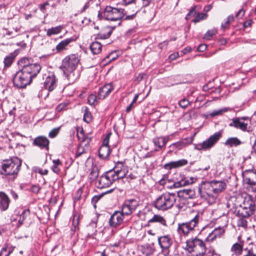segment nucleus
Segmentation results:
<instances>
[{
  "instance_id": "nucleus-57",
  "label": "nucleus",
  "mask_w": 256,
  "mask_h": 256,
  "mask_svg": "<svg viewBox=\"0 0 256 256\" xmlns=\"http://www.w3.org/2000/svg\"><path fill=\"white\" fill-rule=\"evenodd\" d=\"M216 33V30H208L204 36V38L207 40H210V38Z\"/></svg>"
},
{
  "instance_id": "nucleus-5",
  "label": "nucleus",
  "mask_w": 256,
  "mask_h": 256,
  "mask_svg": "<svg viewBox=\"0 0 256 256\" xmlns=\"http://www.w3.org/2000/svg\"><path fill=\"white\" fill-rule=\"evenodd\" d=\"M232 202H234L235 206H242L252 214L256 210V202L250 196H248L245 198L242 196L231 197L228 202V207H231Z\"/></svg>"
},
{
  "instance_id": "nucleus-3",
  "label": "nucleus",
  "mask_w": 256,
  "mask_h": 256,
  "mask_svg": "<svg viewBox=\"0 0 256 256\" xmlns=\"http://www.w3.org/2000/svg\"><path fill=\"white\" fill-rule=\"evenodd\" d=\"M226 188V184L224 181L211 180L202 182L198 191L201 197L214 200Z\"/></svg>"
},
{
  "instance_id": "nucleus-1",
  "label": "nucleus",
  "mask_w": 256,
  "mask_h": 256,
  "mask_svg": "<svg viewBox=\"0 0 256 256\" xmlns=\"http://www.w3.org/2000/svg\"><path fill=\"white\" fill-rule=\"evenodd\" d=\"M140 10V8L133 10V14H127L128 12L124 8H118L107 6L102 12H99L98 16L100 19L104 18L110 21H120L118 26H120L122 20H133L136 14Z\"/></svg>"
},
{
  "instance_id": "nucleus-40",
  "label": "nucleus",
  "mask_w": 256,
  "mask_h": 256,
  "mask_svg": "<svg viewBox=\"0 0 256 256\" xmlns=\"http://www.w3.org/2000/svg\"><path fill=\"white\" fill-rule=\"evenodd\" d=\"M88 148H86L84 144H79L75 154V158H78L86 154Z\"/></svg>"
},
{
  "instance_id": "nucleus-47",
  "label": "nucleus",
  "mask_w": 256,
  "mask_h": 256,
  "mask_svg": "<svg viewBox=\"0 0 256 256\" xmlns=\"http://www.w3.org/2000/svg\"><path fill=\"white\" fill-rule=\"evenodd\" d=\"M126 202L130 206L131 208L134 210L136 207L138 206V202L134 199H130L126 200Z\"/></svg>"
},
{
  "instance_id": "nucleus-20",
  "label": "nucleus",
  "mask_w": 256,
  "mask_h": 256,
  "mask_svg": "<svg viewBox=\"0 0 256 256\" xmlns=\"http://www.w3.org/2000/svg\"><path fill=\"white\" fill-rule=\"evenodd\" d=\"M177 197L180 198L188 200L192 199L195 198V191L192 189H184L178 192Z\"/></svg>"
},
{
  "instance_id": "nucleus-38",
  "label": "nucleus",
  "mask_w": 256,
  "mask_h": 256,
  "mask_svg": "<svg viewBox=\"0 0 256 256\" xmlns=\"http://www.w3.org/2000/svg\"><path fill=\"white\" fill-rule=\"evenodd\" d=\"M224 232V230L220 227L216 228L214 230L209 234V237L211 238L212 240L216 238V237L220 238Z\"/></svg>"
},
{
  "instance_id": "nucleus-41",
  "label": "nucleus",
  "mask_w": 256,
  "mask_h": 256,
  "mask_svg": "<svg viewBox=\"0 0 256 256\" xmlns=\"http://www.w3.org/2000/svg\"><path fill=\"white\" fill-rule=\"evenodd\" d=\"M110 172L115 181L118 179L124 178L126 176L128 170L126 169H124L117 172H112V170H110Z\"/></svg>"
},
{
  "instance_id": "nucleus-51",
  "label": "nucleus",
  "mask_w": 256,
  "mask_h": 256,
  "mask_svg": "<svg viewBox=\"0 0 256 256\" xmlns=\"http://www.w3.org/2000/svg\"><path fill=\"white\" fill-rule=\"evenodd\" d=\"M96 96L95 94H90L88 98V102L90 105H95L96 102Z\"/></svg>"
},
{
  "instance_id": "nucleus-62",
  "label": "nucleus",
  "mask_w": 256,
  "mask_h": 256,
  "mask_svg": "<svg viewBox=\"0 0 256 256\" xmlns=\"http://www.w3.org/2000/svg\"><path fill=\"white\" fill-rule=\"evenodd\" d=\"M36 172H38L41 175H46L48 173V170H42L40 168H37L36 170Z\"/></svg>"
},
{
  "instance_id": "nucleus-28",
  "label": "nucleus",
  "mask_w": 256,
  "mask_h": 256,
  "mask_svg": "<svg viewBox=\"0 0 256 256\" xmlns=\"http://www.w3.org/2000/svg\"><path fill=\"white\" fill-rule=\"evenodd\" d=\"M114 28L115 26L112 28L110 26L104 28L98 34V38L102 40L108 38L112 34L113 29Z\"/></svg>"
},
{
  "instance_id": "nucleus-60",
  "label": "nucleus",
  "mask_w": 256,
  "mask_h": 256,
  "mask_svg": "<svg viewBox=\"0 0 256 256\" xmlns=\"http://www.w3.org/2000/svg\"><path fill=\"white\" fill-rule=\"evenodd\" d=\"M104 194L94 196L92 199V202L94 207H96V203L103 196Z\"/></svg>"
},
{
  "instance_id": "nucleus-49",
  "label": "nucleus",
  "mask_w": 256,
  "mask_h": 256,
  "mask_svg": "<svg viewBox=\"0 0 256 256\" xmlns=\"http://www.w3.org/2000/svg\"><path fill=\"white\" fill-rule=\"evenodd\" d=\"M207 14L204 13H199L196 16L193 22L195 23L199 22L200 20H204L206 18Z\"/></svg>"
},
{
  "instance_id": "nucleus-36",
  "label": "nucleus",
  "mask_w": 256,
  "mask_h": 256,
  "mask_svg": "<svg viewBox=\"0 0 256 256\" xmlns=\"http://www.w3.org/2000/svg\"><path fill=\"white\" fill-rule=\"evenodd\" d=\"M153 222H158L164 226H166V220L160 215L154 214L152 218L148 220V223Z\"/></svg>"
},
{
  "instance_id": "nucleus-34",
  "label": "nucleus",
  "mask_w": 256,
  "mask_h": 256,
  "mask_svg": "<svg viewBox=\"0 0 256 256\" xmlns=\"http://www.w3.org/2000/svg\"><path fill=\"white\" fill-rule=\"evenodd\" d=\"M14 248L10 244H5L0 251V256H9L14 251Z\"/></svg>"
},
{
  "instance_id": "nucleus-39",
  "label": "nucleus",
  "mask_w": 256,
  "mask_h": 256,
  "mask_svg": "<svg viewBox=\"0 0 256 256\" xmlns=\"http://www.w3.org/2000/svg\"><path fill=\"white\" fill-rule=\"evenodd\" d=\"M63 26H62L52 27L47 30L46 35L48 36H50L52 35L58 34L61 32Z\"/></svg>"
},
{
  "instance_id": "nucleus-63",
  "label": "nucleus",
  "mask_w": 256,
  "mask_h": 256,
  "mask_svg": "<svg viewBox=\"0 0 256 256\" xmlns=\"http://www.w3.org/2000/svg\"><path fill=\"white\" fill-rule=\"evenodd\" d=\"M244 14V11L243 8L240 10L236 14V17L237 18H241L243 17Z\"/></svg>"
},
{
  "instance_id": "nucleus-48",
  "label": "nucleus",
  "mask_w": 256,
  "mask_h": 256,
  "mask_svg": "<svg viewBox=\"0 0 256 256\" xmlns=\"http://www.w3.org/2000/svg\"><path fill=\"white\" fill-rule=\"evenodd\" d=\"M30 214V211L28 209L24 210L22 213L20 215L19 222L21 224L23 222L26 217L28 216Z\"/></svg>"
},
{
  "instance_id": "nucleus-17",
  "label": "nucleus",
  "mask_w": 256,
  "mask_h": 256,
  "mask_svg": "<svg viewBox=\"0 0 256 256\" xmlns=\"http://www.w3.org/2000/svg\"><path fill=\"white\" fill-rule=\"evenodd\" d=\"M234 202H232L231 207H228L232 210H234V213L238 216L242 218H248L250 216L252 215L246 209L244 208L243 206H237L234 204Z\"/></svg>"
},
{
  "instance_id": "nucleus-44",
  "label": "nucleus",
  "mask_w": 256,
  "mask_h": 256,
  "mask_svg": "<svg viewBox=\"0 0 256 256\" xmlns=\"http://www.w3.org/2000/svg\"><path fill=\"white\" fill-rule=\"evenodd\" d=\"M83 120L87 123H90L92 120V114L90 112L88 111V108L86 107L84 109Z\"/></svg>"
},
{
  "instance_id": "nucleus-8",
  "label": "nucleus",
  "mask_w": 256,
  "mask_h": 256,
  "mask_svg": "<svg viewBox=\"0 0 256 256\" xmlns=\"http://www.w3.org/2000/svg\"><path fill=\"white\" fill-rule=\"evenodd\" d=\"M186 249L190 252H195L196 256H204L206 246L204 242L196 238L186 241Z\"/></svg>"
},
{
  "instance_id": "nucleus-64",
  "label": "nucleus",
  "mask_w": 256,
  "mask_h": 256,
  "mask_svg": "<svg viewBox=\"0 0 256 256\" xmlns=\"http://www.w3.org/2000/svg\"><path fill=\"white\" fill-rule=\"evenodd\" d=\"M207 48V46L206 44H201L198 46L197 48V50L199 52H204V51Z\"/></svg>"
},
{
  "instance_id": "nucleus-54",
  "label": "nucleus",
  "mask_w": 256,
  "mask_h": 256,
  "mask_svg": "<svg viewBox=\"0 0 256 256\" xmlns=\"http://www.w3.org/2000/svg\"><path fill=\"white\" fill-rule=\"evenodd\" d=\"M190 102L186 98L181 100L178 102L179 106L183 108H186L188 106Z\"/></svg>"
},
{
  "instance_id": "nucleus-46",
  "label": "nucleus",
  "mask_w": 256,
  "mask_h": 256,
  "mask_svg": "<svg viewBox=\"0 0 256 256\" xmlns=\"http://www.w3.org/2000/svg\"><path fill=\"white\" fill-rule=\"evenodd\" d=\"M98 176V168H93L89 174L88 178L90 180L93 181Z\"/></svg>"
},
{
  "instance_id": "nucleus-29",
  "label": "nucleus",
  "mask_w": 256,
  "mask_h": 256,
  "mask_svg": "<svg viewBox=\"0 0 256 256\" xmlns=\"http://www.w3.org/2000/svg\"><path fill=\"white\" fill-rule=\"evenodd\" d=\"M156 250L154 245L146 244L141 246V252L145 256H150L154 254Z\"/></svg>"
},
{
  "instance_id": "nucleus-23",
  "label": "nucleus",
  "mask_w": 256,
  "mask_h": 256,
  "mask_svg": "<svg viewBox=\"0 0 256 256\" xmlns=\"http://www.w3.org/2000/svg\"><path fill=\"white\" fill-rule=\"evenodd\" d=\"M10 200L8 196L3 192H0V210H6L10 204Z\"/></svg>"
},
{
  "instance_id": "nucleus-2",
  "label": "nucleus",
  "mask_w": 256,
  "mask_h": 256,
  "mask_svg": "<svg viewBox=\"0 0 256 256\" xmlns=\"http://www.w3.org/2000/svg\"><path fill=\"white\" fill-rule=\"evenodd\" d=\"M80 61V57L76 54L67 56L62 60L60 68L69 84L74 83L80 76V72L76 70Z\"/></svg>"
},
{
  "instance_id": "nucleus-11",
  "label": "nucleus",
  "mask_w": 256,
  "mask_h": 256,
  "mask_svg": "<svg viewBox=\"0 0 256 256\" xmlns=\"http://www.w3.org/2000/svg\"><path fill=\"white\" fill-rule=\"evenodd\" d=\"M130 218L124 217L120 211H115L111 215L108 220L110 226L116 228L122 224L127 223Z\"/></svg>"
},
{
  "instance_id": "nucleus-14",
  "label": "nucleus",
  "mask_w": 256,
  "mask_h": 256,
  "mask_svg": "<svg viewBox=\"0 0 256 256\" xmlns=\"http://www.w3.org/2000/svg\"><path fill=\"white\" fill-rule=\"evenodd\" d=\"M244 182L252 186H256V170H246L242 172Z\"/></svg>"
},
{
  "instance_id": "nucleus-53",
  "label": "nucleus",
  "mask_w": 256,
  "mask_h": 256,
  "mask_svg": "<svg viewBox=\"0 0 256 256\" xmlns=\"http://www.w3.org/2000/svg\"><path fill=\"white\" fill-rule=\"evenodd\" d=\"M96 0H88L84 4L82 8L80 10V12H84L86 9L89 8L94 2H96Z\"/></svg>"
},
{
  "instance_id": "nucleus-10",
  "label": "nucleus",
  "mask_w": 256,
  "mask_h": 256,
  "mask_svg": "<svg viewBox=\"0 0 256 256\" xmlns=\"http://www.w3.org/2000/svg\"><path fill=\"white\" fill-rule=\"evenodd\" d=\"M200 218V215L197 214L190 221L178 224V232L180 234H182L184 236H186L188 234L192 232L195 230V228L199 222Z\"/></svg>"
},
{
  "instance_id": "nucleus-33",
  "label": "nucleus",
  "mask_w": 256,
  "mask_h": 256,
  "mask_svg": "<svg viewBox=\"0 0 256 256\" xmlns=\"http://www.w3.org/2000/svg\"><path fill=\"white\" fill-rule=\"evenodd\" d=\"M134 210L126 202L122 204L120 212L124 217L129 218Z\"/></svg>"
},
{
  "instance_id": "nucleus-55",
  "label": "nucleus",
  "mask_w": 256,
  "mask_h": 256,
  "mask_svg": "<svg viewBox=\"0 0 256 256\" xmlns=\"http://www.w3.org/2000/svg\"><path fill=\"white\" fill-rule=\"evenodd\" d=\"M60 128H55L51 130L48 136L50 138H55L59 133Z\"/></svg>"
},
{
  "instance_id": "nucleus-18",
  "label": "nucleus",
  "mask_w": 256,
  "mask_h": 256,
  "mask_svg": "<svg viewBox=\"0 0 256 256\" xmlns=\"http://www.w3.org/2000/svg\"><path fill=\"white\" fill-rule=\"evenodd\" d=\"M158 243L162 250H168L172 244V240L169 235H164L158 238Z\"/></svg>"
},
{
  "instance_id": "nucleus-16",
  "label": "nucleus",
  "mask_w": 256,
  "mask_h": 256,
  "mask_svg": "<svg viewBox=\"0 0 256 256\" xmlns=\"http://www.w3.org/2000/svg\"><path fill=\"white\" fill-rule=\"evenodd\" d=\"M33 145L40 148V149H45L47 150L49 149V140L44 136H38L34 138Z\"/></svg>"
},
{
  "instance_id": "nucleus-52",
  "label": "nucleus",
  "mask_w": 256,
  "mask_h": 256,
  "mask_svg": "<svg viewBox=\"0 0 256 256\" xmlns=\"http://www.w3.org/2000/svg\"><path fill=\"white\" fill-rule=\"evenodd\" d=\"M245 218L240 217L238 220V226L239 227L246 228L247 226V221Z\"/></svg>"
},
{
  "instance_id": "nucleus-26",
  "label": "nucleus",
  "mask_w": 256,
  "mask_h": 256,
  "mask_svg": "<svg viewBox=\"0 0 256 256\" xmlns=\"http://www.w3.org/2000/svg\"><path fill=\"white\" fill-rule=\"evenodd\" d=\"M242 144L243 142L237 137L228 138L224 142V144L228 148L237 147Z\"/></svg>"
},
{
  "instance_id": "nucleus-13",
  "label": "nucleus",
  "mask_w": 256,
  "mask_h": 256,
  "mask_svg": "<svg viewBox=\"0 0 256 256\" xmlns=\"http://www.w3.org/2000/svg\"><path fill=\"white\" fill-rule=\"evenodd\" d=\"M114 182L110 170L106 172L99 178L96 184L98 188H104L110 186Z\"/></svg>"
},
{
  "instance_id": "nucleus-37",
  "label": "nucleus",
  "mask_w": 256,
  "mask_h": 256,
  "mask_svg": "<svg viewBox=\"0 0 256 256\" xmlns=\"http://www.w3.org/2000/svg\"><path fill=\"white\" fill-rule=\"evenodd\" d=\"M102 45L98 42H94L90 46V49L94 54H98L102 51Z\"/></svg>"
},
{
  "instance_id": "nucleus-21",
  "label": "nucleus",
  "mask_w": 256,
  "mask_h": 256,
  "mask_svg": "<svg viewBox=\"0 0 256 256\" xmlns=\"http://www.w3.org/2000/svg\"><path fill=\"white\" fill-rule=\"evenodd\" d=\"M232 122L229 124V126L234 127L236 129H240L243 132L248 131V124L240 120V118H234L232 119Z\"/></svg>"
},
{
  "instance_id": "nucleus-35",
  "label": "nucleus",
  "mask_w": 256,
  "mask_h": 256,
  "mask_svg": "<svg viewBox=\"0 0 256 256\" xmlns=\"http://www.w3.org/2000/svg\"><path fill=\"white\" fill-rule=\"evenodd\" d=\"M194 178H184L182 179L181 180L176 182L174 184V186L175 188H179L182 186H187L190 184H192L194 182Z\"/></svg>"
},
{
  "instance_id": "nucleus-19",
  "label": "nucleus",
  "mask_w": 256,
  "mask_h": 256,
  "mask_svg": "<svg viewBox=\"0 0 256 256\" xmlns=\"http://www.w3.org/2000/svg\"><path fill=\"white\" fill-rule=\"evenodd\" d=\"M114 88L110 84H106L99 88L98 98L104 100L112 92Z\"/></svg>"
},
{
  "instance_id": "nucleus-22",
  "label": "nucleus",
  "mask_w": 256,
  "mask_h": 256,
  "mask_svg": "<svg viewBox=\"0 0 256 256\" xmlns=\"http://www.w3.org/2000/svg\"><path fill=\"white\" fill-rule=\"evenodd\" d=\"M188 162L186 160L182 159L177 161L170 162L164 164V168L166 170L176 168L187 164Z\"/></svg>"
},
{
  "instance_id": "nucleus-32",
  "label": "nucleus",
  "mask_w": 256,
  "mask_h": 256,
  "mask_svg": "<svg viewBox=\"0 0 256 256\" xmlns=\"http://www.w3.org/2000/svg\"><path fill=\"white\" fill-rule=\"evenodd\" d=\"M77 136L78 140L80 141V144H84L86 148H88L90 142L91 141V138L85 136L84 134L83 130L80 134H78Z\"/></svg>"
},
{
  "instance_id": "nucleus-45",
  "label": "nucleus",
  "mask_w": 256,
  "mask_h": 256,
  "mask_svg": "<svg viewBox=\"0 0 256 256\" xmlns=\"http://www.w3.org/2000/svg\"><path fill=\"white\" fill-rule=\"evenodd\" d=\"M234 20V17L233 15L229 16L224 23L222 24L221 28L223 30L227 28L229 26L230 24Z\"/></svg>"
},
{
  "instance_id": "nucleus-4",
  "label": "nucleus",
  "mask_w": 256,
  "mask_h": 256,
  "mask_svg": "<svg viewBox=\"0 0 256 256\" xmlns=\"http://www.w3.org/2000/svg\"><path fill=\"white\" fill-rule=\"evenodd\" d=\"M177 196L174 193L165 192L156 198L154 202V207L164 211L172 208L175 204Z\"/></svg>"
},
{
  "instance_id": "nucleus-58",
  "label": "nucleus",
  "mask_w": 256,
  "mask_h": 256,
  "mask_svg": "<svg viewBox=\"0 0 256 256\" xmlns=\"http://www.w3.org/2000/svg\"><path fill=\"white\" fill-rule=\"evenodd\" d=\"M227 111V110L226 108H224V109H221V110H214V112H212L210 114V116H212V117H214V116H218V115H221L224 112H226Z\"/></svg>"
},
{
  "instance_id": "nucleus-12",
  "label": "nucleus",
  "mask_w": 256,
  "mask_h": 256,
  "mask_svg": "<svg viewBox=\"0 0 256 256\" xmlns=\"http://www.w3.org/2000/svg\"><path fill=\"white\" fill-rule=\"evenodd\" d=\"M222 131L220 130L211 136L206 140L198 145L199 150H208L212 148L222 138Z\"/></svg>"
},
{
  "instance_id": "nucleus-15",
  "label": "nucleus",
  "mask_w": 256,
  "mask_h": 256,
  "mask_svg": "<svg viewBox=\"0 0 256 256\" xmlns=\"http://www.w3.org/2000/svg\"><path fill=\"white\" fill-rule=\"evenodd\" d=\"M57 80L54 73H50L43 83V86L49 92L52 91L56 86Z\"/></svg>"
},
{
  "instance_id": "nucleus-24",
  "label": "nucleus",
  "mask_w": 256,
  "mask_h": 256,
  "mask_svg": "<svg viewBox=\"0 0 256 256\" xmlns=\"http://www.w3.org/2000/svg\"><path fill=\"white\" fill-rule=\"evenodd\" d=\"M75 39L72 37L66 38L60 42H59L56 47V50L57 53L62 52V51L66 50V47L72 42H74Z\"/></svg>"
},
{
  "instance_id": "nucleus-6",
  "label": "nucleus",
  "mask_w": 256,
  "mask_h": 256,
  "mask_svg": "<svg viewBox=\"0 0 256 256\" xmlns=\"http://www.w3.org/2000/svg\"><path fill=\"white\" fill-rule=\"evenodd\" d=\"M18 65L21 67L26 74L33 80L40 72L42 67L38 63H32L31 58H23L20 59L18 62Z\"/></svg>"
},
{
  "instance_id": "nucleus-42",
  "label": "nucleus",
  "mask_w": 256,
  "mask_h": 256,
  "mask_svg": "<svg viewBox=\"0 0 256 256\" xmlns=\"http://www.w3.org/2000/svg\"><path fill=\"white\" fill-rule=\"evenodd\" d=\"M80 219V216L79 215L75 214L74 216V218L72 222V230L75 232L76 230L78 229V226L79 224Z\"/></svg>"
},
{
  "instance_id": "nucleus-43",
  "label": "nucleus",
  "mask_w": 256,
  "mask_h": 256,
  "mask_svg": "<svg viewBox=\"0 0 256 256\" xmlns=\"http://www.w3.org/2000/svg\"><path fill=\"white\" fill-rule=\"evenodd\" d=\"M124 169H126V168L124 166L123 162H118L112 170V172H117Z\"/></svg>"
},
{
  "instance_id": "nucleus-61",
  "label": "nucleus",
  "mask_w": 256,
  "mask_h": 256,
  "mask_svg": "<svg viewBox=\"0 0 256 256\" xmlns=\"http://www.w3.org/2000/svg\"><path fill=\"white\" fill-rule=\"evenodd\" d=\"M152 141L154 144L158 146V148H162L160 137H156L154 138Z\"/></svg>"
},
{
  "instance_id": "nucleus-30",
  "label": "nucleus",
  "mask_w": 256,
  "mask_h": 256,
  "mask_svg": "<svg viewBox=\"0 0 256 256\" xmlns=\"http://www.w3.org/2000/svg\"><path fill=\"white\" fill-rule=\"evenodd\" d=\"M17 54V52L14 51L13 52L10 53L4 58V68H9L10 66Z\"/></svg>"
},
{
  "instance_id": "nucleus-9",
  "label": "nucleus",
  "mask_w": 256,
  "mask_h": 256,
  "mask_svg": "<svg viewBox=\"0 0 256 256\" xmlns=\"http://www.w3.org/2000/svg\"><path fill=\"white\" fill-rule=\"evenodd\" d=\"M14 86L18 88H23L30 84L32 80L22 69L17 72L12 77Z\"/></svg>"
},
{
  "instance_id": "nucleus-31",
  "label": "nucleus",
  "mask_w": 256,
  "mask_h": 256,
  "mask_svg": "<svg viewBox=\"0 0 256 256\" xmlns=\"http://www.w3.org/2000/svg\"><path fill=\"white\" fill-rule=\"evenodd\" d=\"M110 150L109 146H102L98 150V156L102 160H106L109 156Z\"/></svg>"
},
{
  "instance_id": "nucleus-50",
  "label": "nucleus",
  "mask_w": 256,
  "mask_h": 256,
  "mask_svg": "<svg viewBox=\"0 0 256 256\" xmlns=\"http://www.w3.org/2000/svg\"><path fill=\"white\" fill-rule=\"evenodd\" d=\"M178 200L176 202V206L178 208V209H182L184 208L185 204H186V200L180 198H178Z\"/></svg>"
},
{
  "instance_id": "nucleus-27",
  "label": "nucleus",
  "mask_w": 256,
  "mask_h": 256,
  "mask_svg": "<svg viewBox=\"0 0 256 256\" xmlns=\"http://www.w3.org/2000/svg\"><path fill=\"white\" fill-rule=\"evenodd\" d=\"M244 242H236L231 247L230 250L236 256H239L242 253Z\"/></svg>"
},
{
  "instance_id": "nucleus-59",
  "label": "nucleus",
  "mask_w": 256,
  "mask_h": 256,
  "mask_svg": "<svg viewBox=\"0 0 256 256\" xmlns=\"http://www.w3.org/2000/svg\"><path fill=\"white\" fill-rule=\"evenodd\" d=\"M196 14V10L195 9V7H192L189 12L186 14V19L188 20L190 18L194 16Z\"/></svg>"
},
{
  "instance_id": "nucleus-25",
  "label": "nucleus",
  "mask_w": 256,
  "mask_h": 256,
  "mask_svg": "<svg viewBox=\"0 0 256 256\" xmlns=\"http://www.w3.org/2000/svg\"><path fill=\"white\" fill-rule=\"evenodd\" d=\"M96 232L97 230L96 222H92L86 226V238H93V236L96 235Z\"/></svg>"
},
{
  "instance_id": "nucleus-56",
  "label": "nucleus",
  "mask_w": 256,
  "mask_h": 256,
  "mask_svg": "<svg viewBox=\"0 0 256 256\" xmlns=\"http://www.w3.org/2000/svg\"><path fill=\"white\" fill-rule=\"evenodd\" d=\"M41 189V188L38 184H32L30 186V190L34 194H38Z\"/></svg>"
},
{
  "instance_id": "nucleus-7",
  "label": "nucleus",
  "mask_w": 256,
  "mask_h": 256,
  "mask_svg": "<svg viewBox=\"0 0 256 256\" xmlns=\"http://www.w3.org/2000/svg\"><path fill=\"white\" fill-rule=\"evenodd\" d=\"M21 161L17 157L3 160L1 174L10 176L17 174L21 166Z\"/></svg>"
}]
</instances>
